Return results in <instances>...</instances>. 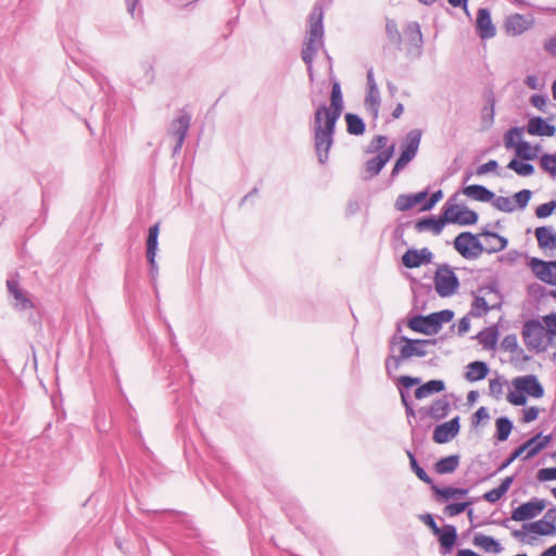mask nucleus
Wrapping results in <instances>:
<instances>
[{
    "instance_id": "nucleus-9",
    "label": "nucleus",
    "mask_w": 556,
    "mask_h": 556,
    "mask_svg": "<svg viewBox=\"0 0 556 556\" xmlns=\"http://www.w3.org/2000/svg\"><path fill=\"white\" fill-rule=\"evenodd\" d=\"M513 386L517 391L525 392L526 395L534 399H541L544 395V388L534 375L516 377Z\"/></svg>"
},
{
    "instance_id": "nucleus-36",
    "label": "nucleus",
    "mask_w": 556,
    "mask_h": 556,
    "mask_svg": "<svg viewBox=\"0 0 556 556\" xmlns=\"http://www.w3.org/2000/svg\"><path fill=\"white\" fill-rule=\"evenodd\" d=\"M523 528L530 532L540 534V535H554L556 533V527L546 522L543 519L538 521L523 525Z\"/></svg>"
},
{
    "instance_id": "nucleus-2",
    "label": "nucleus",
    "mask_w": 556,
    "mask_h": 556,
    "mask_svg": "<svg viewBox=\"0 0 556 556\" xmlns=\"http://www.w3.org/2000/svg\"><path fill=\"white\" fill-rule=\"evenodd\" d=\"M435 339H410L405 336L394 334L390 339V349L393 350L395 345H400L399 354L393 355L390 354L386 358V370L390 375L392 369L396 370L401 366L402 363L410 359L412 357H424L428 354L427 346L435 345Z\"/></svg>"
},
{
    "instance_id": "nucleus-27",
    "label": "nucleus",
    "mask_w": 556,
    "mask_h": 556,
    "mask_svg": "<svg viewBox=\"0 0 556 556\" xmlns=\"http://www.w3.org/2000/svg\"><path fill=\"white\" fill-rule=\"evenodd\" d=\"M535 237L541 249H551L556 247V232H554L549 227H538L535 229Z\"/></svg>"
},
{
    "instance_id": "nucleus-31",
    "label": "nucleus",
    "mask_w": 556,
    "mask_h": 556,
    "mask_svg": "<svg viewBox=\"0 0 556 556\" xmlns=\"http://www.w3.org/2000/svg\"><path fill=\"white\" fill-rule=\"evenodd\" d=\"M514 477H506L497 488H494L483 494V500L489 503L497 502L510 488Z\"/></svg>"
},
{
    "instance_id": "nucleus-56",
    "label": "nucleus",
    "mask_w": 556,
    "mask_h": 556,
    "mask_svg": "<svg viewBox=\"0 0 556 556\" xmlns=\"http://www.w3.org/2000/svg\"><path fill=\"white\" fill-rule=\"evenodd\" d=\"M531 194H532L531 191L528 189H523V190L515 193L514 199L516 201L517 207L520 210H523L528 205V203L531 199Z\"/></svg>"
},
{
    "instance_id": "nucleus-6",
    "label": "nucleus",
    "mask_w": 556,
    "mask_h": 556,
    "mask_svg": "<svg viewBox=\"0 0 556 556\" xmlns=\"http://www.w3.org/2000/svg\"><path fill=\"white\" fill-rule=\"evenodd\" d=\"M479 237L469 231L462 232L455 238L454 248L464 258L476 260L484 252Z\"/></svg>"
},
{
    "instance_id": "nucleus-30",
    "label": "nucleus",
    "mask_w": 556,
    "mask_h": 556,
    "mask_svg": "<svg viewBox=\"0 0 556 556\" xmlns=\"http://www.w3.org/2000/svg\"><path fill=\"white\" fill-rule=\"evenodd\" d=\"M476 339L485 350H492L497 343L498 330L496 327L485 328L476 336Z\"/></svg>"
},
{
    "instance_id": "nucleus-39",
    "label": "nucleus",
    "mask_w": 556,
    "mask_h": 556,
    "mask_svg": "<svg viewBox=\"0 0 556 556\" xmlns=\"http://www.w3.org/2000/svg\"><path fill=\"white\" fill-rule=\"evenodd\" d=\"M525 127H511L504 135V146L507 150L516 149L518 141L522 140Z\"/></svg>"
},
{
    "instance_id": "nucleus-57",
    "label": "nucleus",
    "mask_w": 556,
    "mask_h": 556,
    "mask_svg": "<svg viewBox=\"0 0 556 556\" xmlns=\"http://www.w3.org/2000/svg\"><path fill=\"white\" fill-rule=\"evenodd\" d=\"M501 348L506 352H515L518 349V340L516 334H507L501 342Z\"/></svg>"
},
{
    "instance_id": "nucleus-18",
    "label": "nucleus",
    "mask_w": 556,
    "mask_h": 556,
    "mask_svg": "<svg viewBox=\"0 0 556 556\" xmlns=\"http://www.w3.org/2000/svg\"><path fill=\"white\" fill-rule=\"evenodd\" d=\"M9 293L13 296V307L18 311L31 308L33 302L28 299L27 294L20 288L18 281L15 278L7 280Z\"/></svg>"
},
{
    "instance_id": "nucleus-20",
    "label": "nucleus",
    "mask_w": 556,
    "mask_h": 556,
    "mask_svg": "<svg viewBox=\"0 0 556 556\" xmlns=\"http://www.w3.org/2000/svg\"><path fill=\"white\" fill-rule=\"evenodd\" d=\"M479 236L485 238V244H483V247L484 252L488 254H493L503 251L504 249H506L508 244V240L505 237L496 232L490 231L486 228H483Z\"/></svg>"
},
{
    "instance_id": "nucleus-24",
    "label": "nucleus",
    "mask_w": 556,
    "mask_h": 556,
    "mask_svg": "<svg viewBox=\"0 0 556 556\" xmlns=\"http://www.w3.org/2000/svg\"><path fill=\"white\" fill-rule=\"evenodd\" d=\"M445 225V220H442V218H434L431 217H425L416 222L415 229L418 232L422 231H431L435 236L440 235L442 232V229Z\"/></svg>"
},
{
    "instance_id": "nucleus-22",
    "label": "nucleus",
    "mask_w": 556,
    "mask_h": 556,
    "mask_svg": "<svg viewBox=\"0 0 556 556\" xmlns=\"http://www.w3.org/2000/svg\"><path fill=\"white\" fill-rule=\"evenodd\" d=\"M438 536V540L441 544V547L445 549V552H450L457 539V530L453 525H444L440 528L439 533H434Z\"/></svg>"
},
{
    "instance_id": "nucleus-41",
    "label": "nucleus",
    "mask_w": 556,
    "mask_h": 556,
    "mask_svg": "<svg viewBox=\"0 0 556 556\" xmlns=\"http://www.w3.org/2000/svg\"><path fill=\"white\" fill-rule=\"evenodd\" d=\"M538 149H539L538 147L532 148L528 141L519 140L518 146L515 149V152H516L517 157L525 160V161H529V160H533L536 157Z\"/></svg>"
},
{
    "instance_id": "nucleus-29",
    "label": "nucleus",
    "mask_w": 556,
    "mask_h": 556,
    "mask_svg": "<svg viewBox=\"0 0 556 556\" xmlns=\"http://www.w3.org/2000/svg\"><path fill=\"white\" fill-rule=\"evenodd\" d=\"M459 455H450L439 459L434 464V470L439 475H447L454 472L459 466Z\"/></svg>"
},
{
    "instance_id": "nucleus-48",
    "label": "nucleus",
    "mask_w": 556,
    "mask_h": 556,
    "mask_svg": "<svg viewBox=\"0 0 556 556\" xmlns=\"http://www.w3.org/2000/svg\"><path fill=\"white\" fill-rule=\"evenodd\" d=\"M540 166L551 176L556 177V154H544L540 160Z\"/></svg>"
},
{
    "instance_id": "nucleus-45",
    "label": "nucleus",
    "mask_w": 556,
    "mask_h": 556,
    "mask_svg": "<svg viewBox=\"0 0 556 556\" xmlns=\"http://www.w3.org/2000/svg\"><path fill=\"white\" fill-rule=\"evenodd\" d=\"M540 435L539 440L535 441L532 448L528 451L525 456V459H530L536 456L541 451H543L552 441V434L543 435L542 433H538Z\"/></svg>"
},
{
    "instance_id": "nucleus-23",
    "label": "nucleus",
    "mask_w": 556,
    "mask_h": 556,
    "mask_svg": "<svg viewBox=\"0 0 556 556\" xmlns=\"http://www.w3.org/2000/svg\"><path fill=\"white\" fill-rule=\"evenodd\" d=\"M418 386L419 387L414 392L417 400H424L434 393H440L445 389L443 380H430L424 384L419 383Z\"/></svg>"
},
{
    "instance_id": "nucleus-49",
    "label": "nucleus",
    "mask_w": 556,
    "mask_h": 556,
    "mask_svg": "<svg viewBox=\"0 0 556 556\" xmlns=\"http://www.w3.org/2000/svg\"><path fill=\"white\" fill-rule=\"evenodd\" d=\"M493 205L505 213H511L515 211L516 205L514 204L513 200L508 197H497L493 199Z\"/></svg>"
},
{
    "instance_id": "nucleus-61",
    "label": "nucleus",
    "mask_w": 556,
    "mask_h": 556,
    "mask_svg": "<svg viewBox=\"0 0 556 556\" xmlns=\"http://www.w3.org/2000/svg\"><path fill=\"white\" fill-rule=\"evenodd\" d=\"M536 478L539 481L556 480V467L540 469L536 473Z\"/></svg>"
},
{
    "instance_id": "nucleus-10",
    "label": "nucleus",
    "mask_w": 556,
    "mask_h": 556,
    "mask_svg": "<svg viewBox=\"0 0 556 556\" xmlns=\"http://www.w3.org/2000/svg\"><path fill=\"white\" fill-rule=\"evenodd\" d=\"M532 273L543 282L556 286V261L545 262L536 257L531 258Z\"/></svg>"
},
{
    "instance_id": "nucleus-21",
    "label": "nucleus",
    "mask_w": 556,
    "mask_h": 556,
    "mask_svg": "<svg viewBox=\"0 0 556 556\" xmlns=\"http://www.w3.org/2000/svg\"><path fill=\"white\" fill-rule=\"evenodd\" d=\"M527 131L532 136L552 137L556 132V127L548 124L540 116L531 117L527 125Z\"/></svg>"
},
{
    "instance_id": "nucleus-17",
    "label": "nucleus",
    "mask_w": 556,
    "mask_h": 556,
    "mask_svg": "<svg viewBox=\"0 0 556 556\" xmlns=\"http://www.w3.org/2000/svg\"><path fill=\"white\" fill-rule=\"evenodd\" d=\"M394 152V146H390L387 149L382 150L375 157L368 160L365 164L366 172L368 173V178H372L377 176L384 165L390 161Z\"/></svg>"
},
{
    "instance_id": "nucleus-55",
    "label": "nucleus",
    "mask_w": 556,
    "mask_h": 556,
    "mask_svg": "<svg viewBox=\"0 0 556 556\" xmlns=\"http://www.w3.org/2000/svg\"><path fill=\"white\" fill-rule=\"evenodd\" d=\"M413 201L410 194H400L395 201V208L401 212L413 208Z\"/></svg>"
},
{
    "instance_id": "nucleus-3",
    "label": "nucleus",
    "mask_w": 556,
    "mask_h": 556,
    "mask_svg": "<svg viewBox=\"0 0 556 556\" xmlns=\"http://www.w3.org/2000/svg\"><path fill=\"white\" fill-rule=\"evenodd\" d=\"M324 12L315 5L308 17L307 37L302 49V60L307 65L309 78L313 79V62L317 51L324 47Z\"/></svg>"
},
{
    "instance_id": "nucleus-1",
    "label": "nucleus",
    "mask_w": 556,
    "mask_h": 556,
    "mask_svg": "<svg viewBox=\"0 0 556 556\" xmlns=\"http://www.w3.org/2000/svg\"><path fill=\"white\" fill-rule=\"evenodd\" d=\"M344 109L341 86L338 80H332L330 105L320 104L316 108L313 121L314 147L318 161L325 164L329 151L333 144L336 124Z\"/></svg>"
},
{
    "instance_id": "nucleus-64",
    "label": "nucleus",
    "mask_w": 556,
    "mask_h": 556,
    "mask_svg": "<svg viewBox=\"0 0 556 556\" xmlns=\"http://www.w3.org/2000/svg\"><path fill=\"white\" fill-rule=\"evenodd\" d=\"M540 414V409L535 406L528 407L523 410L522 421L523 422H532L534 421Z\"/></svg>"
},
{
    "instance_id": "nucleus-15",
    "label": "nucleus",
    "mask_w": 556,
    "mask_h": 556,
    "mask_svg": "<svg viewBox=\"0 0 556 556\" xmlns=\"http://www.w3.org/2000/svg\"><path fill=\"white\" fill-rule=\"evenodd\" d=\"M451 409V404L446 397H441L432 402L428 407L419 408L418 413L421 418H431L433 420H441L447 416Z\"/></svg>"
},
{
    "instance_id": "nucleus-52",
    "label": "nucleus",
    "mask_w": 556,
    "mask_h": 556,
    "mask_svg": "<svg viewBox=\"0 0 556 556\" xmlns=\"http://www.w3.org/2000/svg\"><path fill=\"white\" fill-rule=\"evenodd\" d=\"M470 502H463V503H452L444 507V514L447 516H457L465 511L468 506L470 505Z\"/></svg>"
},
{
    "instance_id": "nucleus-58",
    "label": "nucleus",
    "mask_w": 556,
    "mask_h": 556,
    "mask_svg": "<svg viewBox=\"0 0 556 556\" xmlns=\"http://www.w3.org/2000/svg\"><path fill=\"white\" fill-rule=\"evenodd\" d=\"M507 401L515 406H523L527 403V396L525 392L515 389V391L508 393Z\"/></svg>"
},
{
    "instance_id": "nucleus-13",
    "label": "nucleus",
    "mask_w": 556,
    "mask_h": 556,
    "mask_svg": "<svg viewBox=\"0 0 556 556\" xmlns=\"http://www.w3.org/2000/svg\"><path fill=\"white\" fill-rule=\"evenodd\" d=\"M459 417L456 416L447 422L438 425L434 428L432 439L435 443L443 444L450 442L459 432Z\"/></svg>"
},
{
    "instance_id": "nucleus-28",
    "label": "nucleus",
    "mask_w": 556,
    "mask_h": 556,
    "mask_svg": "<svg viewBox=\"0 0 556 556\" xmlns=\"http://www.w3.org/2000/svg\"><path fill=\"white\" fill-rule=\"evenodd\" d=\"M467 369L468 370L465 374V378L470 382L482 380L489 374V367L486 363L481 361H475L470 363L467 366Z\"/></svg>"
},
{
    "instance_id": "nucleus-33",
    "label": "nucleus",
    "mask_w": 556,
    "mask_h": 556,
    "mask_svg": "<svg viewBox=\"0 0 556 556\" xmlns=\"http://www.w3.org/2000/svg\"><path fill=\"white\" fill-rule=\"evenodd\" d=\"M380 103L381 100L379 89H368L367 96L365 98V108L374 118H377L379 115Z\"/></svg>"
},
{
    "instance_id": "nucleus-5",
    "label": "nucleus",
    "mask_w": 556,
    "mask_h": 556,
    "mask_svg": "<svg viewBox=\"0 0 556 556\" xmlns=\"http://www.w3.org/2000/svg\"><path fill=\"white\" fill-rule=\"evenodd\" d=\"M420 140L421 131L419 129H413L405 136L401 144V154L391 172L392 178H394L416 156Z\"/></svg>"
},
{
    "instance_id": "nucleus-34",
    "label": "nucleus",
    "mask_w": 556,
    "mask_h": 556,
    "mask_svg": "<svg viewBox=\"0 0 556 556\" xmlns=\"http://www.w3.org/2000/svg\"><path fill=\"white\" fill-rule=\"evenodd\" d=\"M159 231V224H155L149 228L147 239V258L149 263H153V257L156 256Z\"/></svg>"
},
{
    "instance_id": "nucleus-8",
    "label": "nucleus",
    "mask_w": 556,
    "mask_h": 556,
    "mask_svg": "<svg viewBox=\"0 0 556 556\" xmlns=\"http://www.w3.org/2000/svg\"><path fill=\"white\" fill-rule=\"evenodd\" d=\"M190 124L191 115L185 109L180 110L179 116L170 123L168 134L176 140V144L173 149L174 154H177L181 150Z\"/></svg>"
},
{
    "instance_id": "nucleus-53",
    "label": "nucleus",
    "mask_w": 556,
    "mask_h": 556,
    "mask_svg": "<svg viewBox=\"0 0 556 556\" xmlns=\"http://www.w3.org/2000/svg\"><path fill=\"white\" fill-rule=\"evenodd\" d=\"M431 490L439 496L440 502H446L450 498L454 497L453 488L446 486V488H440L437 484L432 482Z\"/></svg>"
},
{
    "instance_id": "nucleus-25",
    "label": "nucleus",
    "mask_w": 556,
    "mask_h": 556,
    "mask_svg": "<svg viewBox=\"0 0 556 556\" xmlns=\"http://www.w3.org/2000/svg\"><path fill=\"white\" fill-rule=\"evenodd\" d=\"M472 543H473V545H476L489 553L498 554L503 551V547L501 546L498 541H496L492 536H489V535H485L482 533H476L473 536Z\"/></svg>"
},
{
    "instance_id": "nucleus-14",
    "label": "nucleus",
    "mask_w": 556,
    "mask_h": 556,
    "mask_svg": "<svg viewBox=\"0 0 556 556\" xmlns=\"http://www.w3.org/2000/svg\"><path fill=\"white\" fill-rule=\"evenodd\" d=\"M433 254L428 248L420 250L408 249L402 256L403 265L407 268H416L421 264H429L432 262Z\"/></svg>"
},
{
    "instance_id": "nucleus-54",
    "label": "nucleus",
    "mask_w": 556,
    "mask_h": 556,
    "mask_svg": "<svg viewBox=\"0 0 556 556\" xmlns=\"http://www.w3.org/2000/svg\"><path fill=\"white\" fill-rule=\"evenodd\" d=\"M555 208H556V201H549V202L539 205L535 210V215L539 218H546L549 215H552V213L554 212Z\"/></svg>"
},
{
    "instance_id": "nucleus-16",
    "label": "nucleus",
    "mask_w": 556,
    "mask_h": 556,
    "mask_svg": "<svg viewBox=\"0 0 556 556\" xmlns=\"http://www.w3.org/2000/svg\"><path fill=\"white\" fill-rule=\"evenodd\" d=\"M476 28L478 35L482 39L493 38L496 34L495 26L492 23L491 13L488 9L481 8L478 10Z\"/></svg>"
},
{
    "instance_id": "nucleus-50",
    "label": "nucleus",
    "mask_w": 556,
    "mask_h": 556,
    "mask_svg": "<svg viewBox=\"0 0 556 556\" xmlns=\"http://www.w3.org/2000/svg\"><path fill=\"white\" fill-rule=\"evenodd\" d=\"M388 143V137L383 135H377L374 137V139L370 141L367 153H376L381 152L382 150L387 149Z\"/></svg>"
},
{
    "instance_id": "nucleus-46",
    "label": "nucleus",
    "mask_w": 556,
    "mask_h": 556,
    "mask_svg": "<svg viewBox=\"0 0 556 556\" xmlns=\"http://www.w3.org/2000/svg\"><path fill=\"white\" fill-rule=\"evenodd\" d=\"M406 454H407V456H408V458H409V464H410V468H412V470L416 473V476H417V477H418L422 482H425V483H427V484L431 485V484H432V482H433V480H432V479H431V477H430V476L425 471V469H424V468H421V467L418 465V463H417V460H416V458H415L414 454H413L410 451H406Z\"/></svg>"
},
{
    "instance_id": "nucleus-51",
    "label": "nucleus",
    "mask_w": 556,
    "mask_h": 556,
    "mask_svg": "<svg viewBox=\"0 0 556 556\" xmlns=\"http://www.w3.org/2000/svg\"><path fill=\"white\" fill-rule=\"evenodd\" d=\"M432 316L434 318L435 327L438 331L442 328V325L445 323H450L454 317V312L451 309H443L440 312L432 313Z\"/></svg>"
},
{
    "instance_id": "nucleus-59",
    "label": "nucleus",
    "mask_w": 556,
    "mask_h": 556,
    "mask_svg": "<svg viewBox=\"0 0 556 556\" xmlns=\"http://www.w3.org/2000/svg\"><path fill=\"white\" fill-rule=\"evenodd\" d=\"M486 106L482 110V117L483 119L488 118V125H492L494 121V106H495V100L493 96L489 97Z\"/></svg>"
},
{
    "instance_id": "nucleus-42",
    "label": "nucleus",
    "mask_w": 556,
    "mask_h": 556,
    "mask_svg": "<svg viewBox=\"0 0 556 556\" xmlns=\"http://www.w3.org/2000/svg\"><path fill=\"white\" fill-rule=\"evenodd\" d=\"M507 167L522 177L531 176L534 173V166L532 164L518 161L517 159H513Z\"/></svg>"
},
{
    "instance_id": "nucleus-37",
    "label": "nucleus",
    "mask_w": 556,
    "mask_h": 556,
    "mask_svg": "<svg viewBox=\"0 0 556 556\" xmlns=\"http://www.w3.org/2000/svg\"><path fill=\"white\" fill-rule=\"evenodd\" d=\"M346 130L350 135L361 136L365 132V123L363 119L353 113L345 114Z\"/></svg>"
},
{
    "instance_id": "nucleus-62",
    "label": "nucleus",
    "mask_w": 556,
    "mask_h": 556,
    "mask_svg": "<svg viewBox=\"0 0 556 556\" xmlns=\"http://www.w3.org/2000/svg\"><path fill=\"white\" fill-rule=\"evenodd\" d=\"M490 394L495 399H500L503 393V382L498 379H491L489 382Z\"/></svg>"
},
{
    "instance_id": "nucleus-43",
    "label": "nucleus",
    "mask_w": 556,
    "mask_h": 556,
    "mask_svg": "<svg viewBox=\"0 0 556 556\" xmlns=\"http://www.w3.org/2000/svg\"><path fill=\"white\" fill-rule=\"evenodd\" d=\"M386 33L389 41L396 46L397 49H401L402 36L397 29V24L393 20H387L386 23Z\"/></svg>"
},
{
    "instance_id": "nucleus-32",
    "label": "nucleus",
    "mask_w": 556,
    "mask_h": 556,
    "mask_svg": "<svg viewBox=\"0 0 556 556\" xmlns=\"http://www.w3.org/2000/svg\"><path fill=\"white\" fill-rule=\"evenodd\" d=\"M420 382H421V379L418 377L401 376L399 378V383L401 386V388H400L401 402L404 407H406V405H412V402L409 401V397H408V393L405 390L409 389L414 386H418Z\"/></svg>"
},
{
    "instance_id": "nucleus-12",
    "label": "nucleus",
    "mask_w": 556,
    "mask_h": 556,
    "mask_svg": "<svg viewBox=\"0 0 556 556\" xmlns=\"http://www.w3.org/2000/svg\"><path fill=\"white\" fill-rule=\"evenodd\" d=\"M534 24L531 15L515 13L509 15L505 21V30L508 35L519 36L530 29Z\"/></svg>"
},
{
    "instance_id": "nucleus-38",
    "label": "nucleus",
    "mask_w": 556,
    "mask_h": 556,
    "mask_svg": "<svg viewBox=\"0 0 556 556\" xmlns=\"http://www.w3.org/2000/svg\"><path fill=\"white\" fill-rule=\"evenodd\" d=\"M448 219L453 224L472 225L477 223L478 214L468 207H463L458 213H455V216Z\"/></svg>"
},
{
    "instance_id": "nucleus-44",
    "label": "nucleus",
    "mask_w": 556,
    "mask_h": 556,
    "mask_svg": "<svg viewBox=\"0 0 556 556\" xmlns=\"http://www.w3.org/2000/svg\"><path fill=\"white\" fill-rule=\"evenodd\" d=\"M491 306L488 305L483 296H475L471 304L470 315L473 317H482L491 311Z\"/></svg>"
},
{
    "instance_id": "nucleus-60",
    "label": "nucleus",
    "mask_w": 556,
    "mask_h": 556,
    "mask_svg": "<svg viewBox=\"0 0 556 556\" xmlns=\"http://www.w3.org/2000/svg\"><path fill=\"white\" fill-rule=\"evenodd\" d=\"M406 33L410 36L413 41L421 42L422 35L420 30V26L417 22H412L407 25Z\"/></svg>"
},
{
    "instance_id": "nucleus-35",
    "label": "nucleus",
    "mask_w": 556,
    "mask_h": 556,
    "mask_svg": "<svg viewBox=\"0 0 556 556\" xmlns=\"http://www.w3.org/2000/svg\"><path fill=\"white\" fill-rule=\"evenodd\" d=\"M540 435H534L527 440L525 443L519 445L517 448L513 451V453L509 455V457L501 465L500 470L505 469L508 467L514 460H516L518 457H520L525 452L528 453L529 450L532 448V445H534L535 441L539 440Z\"/></svg>"
},
{
    "instance_id": "nucleus-63",
    "label": "nucleus",
    "mask_w": 556,
    "mask_h": 556,
    "mask_svg": "<svg viewBox=\"0 0 556 556\" xmlns=\"http://www.w3.org/2000/svg\"><path fill=\"white\" fill-rule=\"evenodd\" d=\"M443 198L442 190H438L421 205V211L431 210Z\"/></svg>"
},
{
    "instance_id": "nucleus-40",
    "label": "nucleus",
    "mask_w": 556,
    "mask_h": 556,
    "mask_svg": "<svg viewBox=\"0 0 556 556\" xmlns=\"http://www.w3.org/2000/svg\"><path fill=\"white\" fill-rule=\"evenodd\" d=\"M496 433L495 437L498 441H506L513 430V422L507 417H500L495 421Z\"/></svg>"
},
{
    "instance_id": "nucleus-11",
    "label": "nucleus",
    "mask_w": 556,
    "mask_h": 556,
    "mask_svg": "<svg viewBox=\"0 0 556 556\" xmlns=\"http://www.w3.org/2000/svg\"><path fill=\"white\" fill-rule=\"evenodd\" d=\"M546 507L545 500L533 498L527 503L521 504L511 513V519L515 521H525L532 519L540 515Z\"/></svg>"
},
{
    "instance_id": "nucleus-47",
    "label": "nucleus",
    "mask_w": 556,
    "mask_h": 556,
    "mask_svg": "<svg viewBox=\"0 0 556 556\" xmlns=\"http://www.w3.org/2000/svg\"><path fill=\"white\" fill-rule=\"evenodd\" d=\"M545 324V331L548 334V342L551 345H556V313L548 314L543 317Z\"/></svg>"
},
{
    "instance_id": "nucleus-4",
    "label": "nucleus",
    "mask_w": 556,
    "mask_h": 556,
    "mask_svg": "<svg viewBox=\"0 0 556 556\" xmlns=\"http://www.w3.org/2000/svg\"><path fill=\"white\" fill-rule=\"evenodd\" d=\"M522 339L529 351L544 352L553 345L548 342L545 327L539 319H529L522 327Z\"/></svg>"
},
{
    "instance_id": "nucleus-7",
    "label": "nucleus",
    "mask_w": 556,
    "mask_h": 556,
    "mask_svg": "<svg viewBox=\"0 0 556 556\" xmlns=\"http://www.w3.org/2000/svg\"><path fill=\"white\" fill-rule=\"evenodd\" d=\"M434 287L437 293L442 296H451L459 287V280L453 269L447 265H440L434 276Z\"/></svg>"
},
{
    "instance_id": "nucleus-26",
    "label": "nucleus",
    "mask_w": 556,
    "mask_h": 556,
    "mask_svg": "<svg viewBox=\"0 0 556 556\" xmlns=\"http://www.w3.org/2000/svg\"><path fill=\"white\" fill-rule=\"evenodd\" d=\"M464 194L480 202H489L494 199V193L481 185H470L464 188Z\"/></svg>"
},
{
    "instance_id": "nucleus-19",
    "label": "nucleus",
    "mask_w": 556,
    "mask_h": 556,
    "mask_svg": "<svg viewBox=\"0 0 556 556\" xmlns=\"http://www.w3.org/2000/svg\"><path fill=\"white\" fill-rule=\"evenodd\" d=\"M435 323L432 314L428 316L416 315L408 320L407 326L415 332L431 336L439 332Z\"/></svg>"
}]
</instances>
